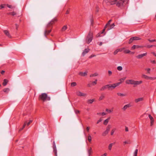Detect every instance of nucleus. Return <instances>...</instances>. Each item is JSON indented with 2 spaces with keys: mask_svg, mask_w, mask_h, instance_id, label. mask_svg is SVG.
Wrapping results in <instances>:
<instances>
[{
  "mask_svg": "<svg viewBox=\"0 0 156 156\" xmlns=\"http://www.w3.org/2000/svg\"><path fill=\"white\" fill-rule=\"evenodd\" d=\"M95 101V99H92L88 100L87 101V103L89 104H92Z\"/></svg>",
  "mask_w": 156,
  "mask_h": 156,
  "instance_id": "obj_19",
  "label": "nucleus"
},
{
  "mask_svg": "<svg viewBox=\"0 0 156 156\" xmlns=\"http://www.w3.org/2000/svg\"><path fill=\"white\" fill-rule=\"evenodd\" d=\"M51 30H45L44 31V34L45 36L46 37L47 35L48 34L51 32Z\"/></svg>",
  "mask_w": 156,
  "mask_h": 156,
  "instance_id": "obj_16",
  "label": "nucleus"
},
{
  "mask_svg": "<svg viewBox=\"0 0 156 156\" xmlns=\"http://www.w3.org/2000/svg\"><path fill=\"white\" fill-rule=\"evenodd\" d=\"M154 119L151 120V126H152L154 124Z\"/></svg>",
  "mask_w": 156,
  "mask_h": 156,
  "instance_id": "obj_53",
  "label": "nucleus"
},
{
  "mask_svg": "<svg viewBox=\"0 0 156 156\" xmlns=\"http://www.w3.org/2000/svg\"><path fill=\"white\" fill-rule=\"evenodd\" d=\"M102 121V119H100L98 120L97 122V124H98L99 122H101Z\"/></svg>",
  "mask_w": 156,
  "mask_h": 156,
  "instance_id": "obj_62",
  "label": "nucleus"
},
{
  "mask_svg": "<svg viewBox=\"0 0 156 156\" xmlns=\"http://www.w3.org/2000/svg\"><path fill=\"white\" fill-rule=\"evenodd\" d=\"M98 74L97 73H95L94 74H92L90 75V77H94V76H98Z\"/></svg>",
  "mask_w": 156,
  "mask_h": 156,
  "instance_id": "obj_31",
  "label": "nucleus"
},
{
  "mask_svg": "<svg viewBox=\"0 0 156 156\" xmlns=\"http://www.w3.org/2000/svg\"><path fill=\"white\" fill-rule=\"evenodd\" d=\"M148 116L151 120L154 119L153 117L151 116V115H149Z\"/></svg>",
  "mask_w": 156,
  "mask_h": 156,
  "instance_id": "obj_51",
  "label": "nucleus"
},
{
  "mask_svg": "<svg viewBox=\"0 0 156 156\" xmlns=\"http://www.w3.org/2000/svg\"><path fill=\"white\" fill-rule=\"evenodd\" d=\"M9 14H11L12 16H14L16 15V13L15 12H9Z\"/></svg>",
  "mask_w": 156,
  "mask_h": 156,
  "instance_id": "obj_46",
  "label": "nucleus"
},
{
  "mask_svg": "<svg viewBox=\"0 0 156 156\" xmlns=\"http://www.w3.org/2000/svg\"><path fill=\"white\" fill-rule=\"evenodd\" d=\"M96 56V55H91L90 57H89V58H92L93 57H95Z\"/></svg>",
  "mask_w": 156,
  "mask_h": 156,
  "instance_id": "obj_63",
  "label": "nucleus"
},
{
  "mask_svg": "<svg viewBox=\"0 0 156 156\" xmlns=\"http://www.w3.org/2000/svg\"><path fill=\"white\" fill-rule=\"evenodd\" d=\"M148 40L150 42H152L154 41H156V40H155V39L151 40L150 39H148Z\"/></svg>",
  "mask_w": 156,
  "mask_h": 156,
  "instance_id": "obj_45",
  "label": "nucleus"
},
{
  "mask_svg": "<svg viewBox=\"0 0 156 156\" xmlns=\"http://www.w3.org/2000/svg\"><path fill=\"white\" fill-rule=\"evenodd\" d=\"M134 41H136L141 40V38L138 37H133Z\"/></svg>",
  "mask_w": 156,
  "mask_h": 156,
  "instance_id": "obj_29",
  "label": "nucleus"
},
{
  "mask_svg": "<svg viewBox=\"0 0 156 156\" xmlns=\"http://www.w3.org/2000/svg\"><path fill=\"white\" fill-rule=\"evenodd\" d=\"M97 115H101L102 116H104L106 115V113L104 112H100V113H97Z\"/></svg>",
  "mask_w": 156,
  "mask_h": 156,
  "instance_id": "obj_30",
  "label": "nucleus"
},
{
  "mask_svg": "<svg viewBox=\"0 0 156 156\" xmlns=\"http://www.w3.org/2000/svg\"><path fill=\"white\" fill-rule=\"evenodd\" d=\"M27 125V122H25L23 126V127L22 128H20V129H19V131H21L22 130L23 128H24L25 126H26V125Z\"/></svg>",
  "mask_w": 156,
  "mask_h": 156,
  "instance_id": "obj_27",
  "label": "nucleus"
},
{
  "mask_svg": "<svg viewBox=\"0 0 156 156\" xmlns=\"http://www.w3.org/2000/svg\"><path fill=\"white\" fill-rule=\"evenodd\" d=\"M8 81L6 80V79H4V81H3V85L4 86H6L7 83H8Z\"/></svg>",
  "mask_w": 156,
  "mask_h": 156,
  "instance_id": "obj_22",
  "label": "nucleus"
},
{
  "mask_svg": "<svg viewBox=\"0 0 156 156\" xmlns=\"http://www.w3.org/2000/svg\"><path fill=\"white\" fill-rule=\"evenodd\" d=\"M5 5H0V8L1 9H2V8H5L4 6Z\"/></svg>",
  "mask_w": 156,
  "mask_h": 156,
  "instance_id": "obj_54",
  "label": "nucleus"
},
{
  "mask_svg": "<svg viewBox=\"0 0 156 156\" xmlns=\"http://www.w3.org/2000/svg\"><path fill=\"white\" fill-rule=\"evenodd\" d=\"M143 98H139L137 99H136L135 100V101L137 103L138 102L141 101L143 100Z\"/></svg>",
  "mask_w": 156,
  "mask_h": 156,
  "instance_id": "obj_23",
  "label": "nucleus"
},
{
  "mask_svg": "<svg viewBox=\"0 0 156 156\" xmlns=\"http://www.w3.org/2000/svg\"><path fill=\"white\" fill-rule=\"evenodd\" d=\"M87 72H85L84 73L82 72H80L79 73V74L81 76H84L87 75Z\"/></svg>",
  "mask_w": 156,
  "mask_h": 156,
  "instance_id": "obj_14",
  "label": "nucleus"
},
{
  "mask_svg": "<svg viewBox=\"0 0 156 156\" xmlns=\"http://www.w3.org/2000/svg\"><path fill=\"white\" fill-rule=\"evenodd\" d=\"M153 46H154V45H148L147 46V48H151Z\"/></svg>",
  "mask_w": 156,
  "mask_h": 156,
  "instance_id": "obj_61",
  "label": "nucleus"
},
{
  "mask_svg": "<svg viewBox=\"0 0 156 156\" xmlns=\"http://www.w3.org/2000/svg\"><path fill=\"white\" fill-rule=\"evenodd\" d=\"M76 94L80 97H85L87 95L86 94L81 92L80 91H77L76 92Z\"/></svg>",
  "mask_w": 156,
  "mask_h": 156,
  "instance_id": "obj_8",
  "label": "nucleus"
},
{
  "mask_svg": "<svg viewBox=\"0 0 156 156\" xmlns=\"http://www.w3.org/2000/svg\"><path fill=\"white\" fill-rule=\"evenodd\" d=\"M7 6L10 8H12V6L11 5H9L8 4L7 5Z\"/></svg>",
  "mask_w": 156,
  "mask_h": 156,
  "instance_id": "obj_58",
  "label": "nucleus"
},
{
  "mask_svg": "<svg viewBox=\"0 0 156 156\" xmlns=\"http://www.w3.org/2000/svg\"><path fill=\"white\" fill-rule=\"evenodd\" d=\"M117 69L119 71H121L122 69V68L121 66H119L117 67Z\"/></svg>",
  "mask_w": 156,
  "mask_h": 156,
  "instance_id": "obj_42",
  "label": "nucleus"
},
{
  "mask_svg": "<svg viewBox=\"0 0 156 156\" xmlns=\"http://www.w3.org/2000/svg\"><path fill=\"white\" fill-rule=\"evenodd\" d=\"M143 47V46H141L134 45L132 47L131 50H133L136 48H142Z\"/></svg>",
  "mask_w": 156,
  "mask_h": 156,
  "instance_id": "obj_9",
  "label": "nucleus"
},
{
  "mask_svg": "<svg viewBox=\"0 0 156 156\" xmlns=\"http://www.w3.org/2000/svg\"><path fill=\"white\" fill-rule=\"evenodd\" d=\"M93 38V34L91 31H90L87 37L86 41L87 44H89L92 41Z\"/></svg>",
  "mask_w": 156,
  "mask_h": 156,
  "instance_id": "obj_3",
  "label": "nucleus"
},
{
  "mask_svg": "<svg viewBox=\"0 0 156 156\" xmlns=\"http://www.w3.org/2000/svg\"><path fill=\"white\" fill-rule=\"evenodd\" d=\"M125 2L124 0H119L116 3V6L119 7H121L123 6V3Z\"/></svg>",
  "mask_w": 156,
  "mask_h": 156,
  "instance_id": "obj_7",
  "label": "nucleus"
},
{
  "mask_svg": "<svg viewBox=\"0 0 156 156\" xmlns=\"http://www.w3.org/2000/svg\"><path fill=\"white\" fill-rule=\"evenodd\" d=\"M114 132H115V130L114 129H113L112 130V131L111 132V135H113Z\"/></svg>",
  "mask_w": 156,
  "mask_h": 156,
  "instance_id": "obj_56",
  "label": "nucleus"
},
{
  "mask_svg": "<svg viewBox=\"0 0 156 156\" xmlns=\"http://www.w3.org/2000/svg\"><path fill=\"white\" fill-rule=\"evenodd\" d=\"M126 106L127 107V108H129L131 106V105L130 104H127L126 105Z\"/></svg>",
  "mask_w": 156,
  "mask_h": 156,
  "instance_id": "obj_59",
  "label": "nucleus"
},
{
  "mask_svg": "<svg viewBox=\"0 0 156 156\" xmlns=\"http://www.w3.org/2000/svg\"><path fill=\"white\" fill-rule=\"evenodd\" d=\"M32 122V120H30L28 122H27V126H28L30 123H31Z\"/></svg>",
  "mask_w": 156,
  "mask_h": 156,
  "instance_id": "obj_49",
  "label": "nucleus"
},
{
  "mask_svg": "<svg viewBox=\"0 0 156 156\" xmlns=\"http://www.w3.org/2000/svg\"><path fill=\"white\" fill-rule=\"evenodd\" d=\"M3 91L4 92L7 94L9 93V89L8 88H5L3 90Z\"/></svg>",
  "mask_w": 156,
  "mask_h": 156,
  "instance_id": "obj_24",
  "label": "nucleus"
},
{
  "mask_svg": "<svg viewBox=\"0 0 156 156\" xmlns=\"http://www.w3.org/2000/svg\"><path fill=\"white\" fill-rule=\"evenodd\" d=\"M124 49H125V48H120L119 49H117V50H118V51L121 52Z\"/></svg>",
  "mask_w": 156,
  "mask_h": 156,
  "instance_id": "obj_47",
  "label": "nucleus"
},
{
  "mask_svg": "<svg viewBox=\"0 0 156 156\" xmlns=\"http://www.w3.org/2000/svg\"><path fill=\"white\" fill-rule=\"evenodd\" d=\"M117 94L118 96H122V97L125 96L126 95V94H122V93H117Z\"/></svg>",
  "mask_w": 156,
  "mask_h": 156,
  "instance_id": "obj_34",
  "label": "nucleus"
},
{
  "mask_svg": "<svg viewBox=\"0 0 156 156\" xmlns=\"http://www.w3.org/2000/svg\"><path fill=\"white\" fill-rule=\"evenodd\" d=\"M142 77L143 78H144L145 79H147V80L152 79H153V78L151 77L148 76L147 75H143L142 76Z\"/></svg>",
  "mask_w": 156,
  "mask_h": 156,
  "instance_id": "obj_15",
  "label": "nucleus"
},
{
  "mask_svg": "<svg viewBox=\"0 0 156 156\" xmlns=\"http://www.w3.org/2000/svg\"><path fill=\"white\" fill-rule=\"evenodd\" d=\"M107 112H108V113H111V112H112L113 111V110L112 109H108L107 108H106L105 110Z\"/></svg>",
  "mask_w": 156,
  "mask_h": 156,
  "instance_id": "obj_41",
  "label": "nucleus"
},
{
  "mask_svg": "<svg viewBox=\"0 0 156 156\" xmlns=\"http://www.w3.org/2000/svg\"><path fill=\"white\" fill-rule=\"evenodd\" d=\"M126 78L124 77L122 78H121L119 80V81H120L119 82L116 83V84H118V86H119L120 84H121L125 80Z\"/></svg>",
  "mask_w": 156,
  "mask_h": 156,
  "instance_id": "obj_12",
  "label": "nucleus"
},
{
  "mask_svg": "<svg viewBox=\"0 0 156 156\" xmlns=\"http://www.w3.org/2000/svg\"><path fill=\"white\" fill-rule=\"evenodd\" d=\"M113 144L111 143L109 145L108 148L109 150H111Z\"/></svg>",
  "mask_w": 156,
  "mask_h": 156,
  "instance_id": "obj_35",
  "label": "nucleus"
},
{
  "mask_svg": "<svg viewBox=\"0 0 156 156\" xmlns=\"http://www.w3.org/2000/svg\"><path fill=\"white\" fill-rule=\"evenodd\" d=\"M67 28V26L66 25L64 26L62 29V31H65Z\"/></svg>",
  "mask_w": 156,
  "mask_h": 156,
  "instance_id": "obj_28",
  "label": "nucleus"
},
{
  "mask_svg": "<svg viewBox=\"0 0 156 156\" xmlns=\"http://www.w3.org/2000/svg\"><path fill=\"white\" fill-rule=\"evenodd\" d=\"M76 85V83L75 82H72L71 84V87H75Z\"/></svg>",
  "mask_w": 156,
  "mask_h": 156,
  "instance_id": "obj_40",
  "label": "nucleus"
},
{
  "mask_svg": "<svg viewBox=\"0 0 156 156\" xmlns=\"http://www.w3.org/2000/svg\"><path fill=\"white\" fill-rule=\"evenodd\" d=\"M108 88V85H105L103 86L100 89L101 91H104L105 89Z\"/></svg>",
  "mask_w": 156,
  "mask_h": 156,
  "instance_id": "obj_18",
  "label": "nucleus"
},
{
  "mask_svg": "<svg viewBox=\"0 0 156 156\" xmlns=\"http://www.w3.org/2000/svg\"><path fill=\"white\" fill-rule=\"evenodd\" d=\"M110 3L111 5H113L116 3L117 0H112Z\"/></svg>",
  "mask_w": 156,
  "mask_h": 156,
  "instance_id": "obj_25",
  "label": "nucleus"
},
{
  "mask_svg": "<svg viewBox=\"0 0 156 156\" xmlns=\"http://www.w3.org/2000/svg\"><path fill=\"white\" fill-rule=\"evenodd\" d=\"M142 83V81H135L133 80H128L126 81V83L128 84H133L134 85V87L135 85H138L141 84Z\"/></svg>",
  "mask_w": 156,
  "mask_h": 156,
  "instance_id": "obj_2",
  "label": "nucleus"
},
{
  "mask_svg": "<svg viewBox=\"0 0 156 156\" xmlns=\"http://www.w3.org/2000/svg\"><path fill=\"white\" fill-rule=\"evenodd\" d=\"M115 25L114 23L112 24L111 25H109V26H108L107 28V30H109L112 29L113 28V27H115Z\"/></svg>",
  "mask_w": 156,
  "mask_h": 156,
  "instance_id": "obj_11",
  "label": "nucleus"
},
{
  "mask_svg": "<svg viewBox=\"0 0 156 156\" xmlns=\"http://www.w3.org/2000/svg\"><path fill=\"white\" fill-rule=\"evenodd\" d=\"M90 21L91 23V25L92 26H93V23H94V20L92 18H91L90 20Z\"/></svg>",
  "mask_w": 156,
  "mask_h": 156,
  "instance_id": "obj_48",
  "label": "nucleus"
},
{
  "mask_svg": "<svg viewBox=\"0 0 156 156\" xmlns=\"http://www.w3.org/2000/svg\"><path fill=\"white\" fill-rule=\"evenodd\" d=\"M89 51V49H88L86 48L83 51L82 53V55L83 56H84L85 54L87 53Z\"/></svg>",
  "mask_w": 156,
  "mask_h": 156,
  "instance_id": "obj_17",
  "label": "nucleus"
},
{
  "mask_svg": "<svg viewBox=\"0 0 156 156\" xmlns=\"http://www.w3.org/2000/svg\"><path fill=\"white\" fill-rule=\"evenodd\" d=\"M147 53H143V54H141L139 55H138L137 56H136V58H138L139 59H140V58H142L144 56H146L147 55Z\"/></svg>",
  "mask_w": 156,
  "mask_h": 156,
  "instance_id": "obj_10",
  "label": "nucleus"
},
{
  "mask_svg": "<svg viewBox=\"0 0 156 156\" xmlns=\"http://www.w3.org/2000/svg\"><path fill=\"white\" fill-rule=\"evenodd\" d=\"M118 50L117 49L116 50H115L114 52V55H115L118 52Z\"/></svg>",
  "mask_w": 156,
  "mask_h": 156,
  "instance_id": "obj_57",
  "label": "nucleus"
},
{
  "mask_svg": "<svg viewBox=\"0 0 156 156\" xmlns=\"http://www.w3.org/2000/svg\"><path fill=\"white\" fill-rule=\"evenodd\" d=\"M108 132L105 130L104 132L102 134V136H105L108 133Z\"/></svg>",
  "mask_w": 156,
  "mask_h": 156,
  "instance_id": "obj_36",
  "label": "nucleus"
},
{
  "mask_svg": "<svg viewBox=\"0 0 156 156\" xmlns=\"http://www.w3.org/2000/svg\"><path fill=\"white\" fill-rule=\"evenodd\" d=\"M87 151L89 156H90L92 152V148L91 147H90V148Z\"/></svg>",
  "mask_w": 156,
  "mask_h": 156,
  "instance_id": "obj_20",
  "label": "nucleus"
},
{
  "mask_svg": "<svg viewBox=\"0 0 156 156\" xmlns=\"http://www.w3.org/2000/svg\"><path fill=\"white\" fill-rule=\"evenodd\" d=\"M146 70L148 72V73H150V71L151 70L150 69V68H148L147 69H146Z\"/></svg>",
  "mask_w": 156,
  "mask_h": 156,
  "instance_id": "obj_60",
  "label": "nucleus"
},
{
  "mask_svg": "<svg viewBox=\"0 0 156 156\" xmlns=\"http://www.w3.org/2000/svg\"><path fill=\"white\" fill-rule=\"evenodd\" d=\"M138 152V149H136L134 153V156H137V154Z\"/></svg>",
  "mask_w": 156,
  "mask_h": 156,
  "instance_id": "obj_38",
  "label": "nucleus"
},
{
  "mask_svg": "<svg viewBox=\"0 0 156 156\" xmlns=\"http://www.w3.org/2000/svg\"><path fill=\"white\" fill-rule=\"evenodd\" d=\"M112 72L111 71L109 70L108 71V74L109 76H110L112 74Z\"/></svg>",
  "mask_w": 156,
  "mask_h": 156,
  "instance_id": "obj_55",
  "label": "nucleus"
},
{
  "mask_svg": "<svg viewBox=\"0 0 156 156\" xmlns=\"http://www.w3.org/2000/svg\"><path fill=\"white\" fill-rule=\"evenodd\" d=\"M52 147L53 148V152L55 156H57V150L56 149V146L54 141L53 142V146Z\"/></svg>",
  "mask_w": 156,
  "mask_h": 156,
  "instance_id": "obj_6",
  "label": "nucleus"
},
{
  "mask_svg": "<svg viewBox=\"0 0 156 156\" xmlns=\"http://www.w3.org/2000/svg\"><path fill=\"white\" fill-rule=\"evenodd\" d=\"M4 32L5 34L9 37L11 38V37L10 35V34L9 31L7 30H4Z\"/></svg>",
  "mask_w": 156,
  "mask_h": 156,
  "instance_id": "obj_13",
  "label": "nucleus"
},
{
  "mask_svg": "<svg viewBox=\"0 0 156 156\" xmlns=\"http://www.w3.org/2000/svg\"><path fill=\"white\" fill-rule=\"evenodd\" d=\"M57 20L56 18H54L50 22H49L48 24L47 25V28H49V27H52V25L55 22H56Z\"/></svg>",
  "mask_w": 156,
  "mask_h": 156,
  "instance_id": "obj_5",
  "label": "nucleus"
},
{
  "mask_svg": "<svg viewBox=\"0 0 156 156\" xmlns=\"http://www.w3.org/2000/svg\"><path fill=\"white\" fill-rule=\"evenodd\" d=\"M123 52L124 53H129L131 52V51L129 50L128 49L125 50Z\"/></svg>",
  "mask_w": 156,
  "mask_h": 156,
  "instance_id": "obj_39",
  "label": "nucleus"
},
{
  "mask_svg": "<svg viewBox=\"0 0 156 156\" xmlns=\"http://www.w3.org/2000/svg\"><path fill=\"white\" fill-rule=\"evenodd\" d=\"M75 113L76 114H78L80 113V111L77 110H75Z\"/></svg>",
  "mask_w": 156,
  "mask_h": 156,
  "instance_id": "obj_52",
  "label": "nucleus"
},
{
  "mask_svg": "<svg viewBox=\"0 0 156 156\" xmlns=\"http://www.w3.org/2000/svg\"><path fill=\"white\" fill-rule=\"evenodd\" d=\"M112 21V20H109L108 23L106 24L105 26V28H107L108 27V26H109L110 23V22Z\"/></svg>",
  "mask_w": 156,
  "mask_h": 156,
  "instance_id": "obj_26",
  "label": "nucleus"
},
{
  "mask_svg": "<svg viewBox=\"0 0 156 156\" xmlns=\"http://www.w3.org/2000/svg\"><path fill=\"white\" fill-rule=\"evenodd\" d=\"M38 99L39 100H41L43 101H50L51 99L50 97L48 96L47 94L45 93H43L40 95Z\"/></svg>",
  "mask_w": 156,
  "mask_h": 156,
  "instance_id": "obj_1",
  "label": "nucleus"
},
{
  "mask_svg": "<svg viewBox=\"0 0 156 156\" xmlns=\"http://www.w3.org/2000/svg\"><path fill=\"white\" fill-rule=\"evenodd\" d=\"M129 131L128 128L127 127H125V131L126 132H128Z\"/></svg>",
  "mask_w": 156,
  "mask_h": 156,
  "instance_id": "obj_64",
  "label": "nucleus"
},
{
  "mask_svg": "<svg viewBox=\"0 0 156 156\" xmlns=\"http://www.w3.org/2000/svg\"><path fill=\"white\" fill-rule=\"evenodd\" d=\"M110 119V118H108L107 119L104 120L103 123L105 125H107L108 122L109 120Z\"/></svg>",
  "mask_w": 156,
  "mask_h": 156,
  "instance_id": "obj_21",
  "label": "nucleus"
},
{
  "mask_svg": "<svg viewBox=\"0 0 156 156\" xmlns=\"http://www.w3.org/2000/svg\"><path fill=\"white\" fill-rule=\"evenodd\" d=\"M133 41H134V40L133 38V37L130 38L129 40V44H131L133 42Z\"/></svg>",
  "mask_w": 156,
  "mask_h": 156,
  "instance_id": "obj_37",
  "label": "nucleus"
},
{
  "mask_svg": "<svg viewBox=\"0 0 156 156\" xmlns=\"http://www.w3.org/2000/svg\"><path fill=\"white\" fill-rule=\"evenodd\" d=\"M110 126L109 125H108L106 129V130L108 132L110 130Z\"/></svg>",
  "mask_w": 156,
  "mask_h": 156,
  "instance_id": "obj_43",
  "label": "nucleus"
},
{
  "mask_svg": "<svg viewBox=\"0 0 156 156\" xmlns=\"http://www.w3.org/2000/svg\"><path fill=\"white\" fill-rule=\"evenodd\" d=\"M88 140L90 142L91 141V137L89 135L88 136Z\"/></svg>",
  "mask_w": 156,
  "mask_h": 156,
  "instance_id": "obj_44",
  "label": "nucleus"
},
{
  "mask_svg": "<svg viewBox=\"0 0 156 156\" xmlns=\"http://www.w3.org/2000/svg\"><path fill=\"white\" fill-rule=\"evenodd\" d=\"M104 98H105V96H104V95L103 94H101V95L100 97L99 100V101L101 100H102Z\"/></svg>",
  "mask_w": 156,
  "mask_h": 156,
  "instance_id": "obj_32",
  "label": "nucleus"
},
{
  "mask_svg": "<svg viewBox=\"0 0 156 156\" xmlns=\"http://www.w3.org/2000/svg\"><path fill=\"white\" fill-rule=\"evenodd\" d=\"M118 84H116V83L112 84H107L108 89V90H112L115 89L116 87L118 86Z\"/></svg>",
  "mask_w": 156,
  "mask_h": 156,
  "instance_id": "obj_4",
  "label": "nucleus"
},
{
  "mask_svg": "<svg viewBox=\"0 0 156 156\" xmlns=\"http://www.w3.org/2000/svg\"><path fill=\"white\" fill-rule=\"evenodd\" d=\"M127 107L126 106V105H125L123 108H122V109L124 110L125 111L127 108Z\"/></svg>",
  "mask_w": 156,
  "mask_h": 156,
  "instance_id": "obj_50",
  "label": "nucleus"
},
{
  "mask_svg": "<svg viewBox=\"0 0 156 156\" xmlns=\"http://www.w3.org/2000/svg\"><path fill=\"white\" fill-rule=\"evenodd\" d=\"M97 79H96L95 81L92 82L91 83L92 85L94 86L95 85H96L97 83Z\"/></svg>",
  "mask_w": 156,
  "mask_h": 156,
  "instance_id": "obj_33",
  "label": "nucleus"
}]
</instances>
